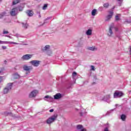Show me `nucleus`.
Wrapping results in <instances>:
<instances>
[{
    "instance_id": "obj_1",
    "label": "nucleus",
    "mask_w": 131,
    "mask_h": 131,
    "mask_svg": "<svg viewBox=\"0 0 131 131\" xmlns=\"http://www.w3.org/2000/svg\"><path fill=\"white\" fill-rule=\"evenodd\" d=\"M12 88H13V83H8L7 84V88H5L3 91L4 94H7L9 91L12 90Z\"/></svg>"
},
{
    "instance_id": "obj_2",
    "label": "nucleus",
    "mask_w": 131,
    "mask_h": 131,
    "mask_svg": "<svg viewBox=\"0 0 131 131\" xmlns=\"http://www.w3.org/2000/svg\"><path fill=\"white\" fill-rule=\"evenodd\" d=\"M32 58V55L26 54V55H24L21 57V60H22V61H28V60H30V59Z\"/></svg>"
},
{
    "instance_id": "obj_3",
    "label": "nucleus",
    "mask_w": 131,
    "mask_h": 131,
    "mask_svg": "<svg viewBox=\"0 0 131 131\" xmlns=\"http://www.w3.org/2000/svg\"><path fill=\"white\" fill-rule=\"evenodd\" d=\"M29 63L32 66H39V65H40V63H41V61L34 60L30 61Z\"/></svg>"
},
{
    "instance_id": "obj_4",
    "label": "nucleus",
    "mask_w": 131,
    "mask_h": 131,
    "mask_svg": "<svg viewBox=\"0 0 131 131\" xmlns=\"http://www.w3.org/2000/svg\"><path fill=\"white\" fill-rule=\"evenodd\" d=\"M56 118H57V116L56 115L52 116V117H51L50 118L47 119V123H48V124H50L52 123V122H54V121L56 120Z\"/></svg>"
},
{
    "instance_id": "obj_5",
    "label": "nucleus",
    "mask_w": 131,
    "mask_h": 131,
    "mask_svg": "<svg viewBox=\"0 0 131 131\" xmlns=\"http://www.w3.org/2000/svg\"><path fill=\"white\" fill-rule=\"evenodd\" d=\"M123 93L122 92L118 91L115 92L114 94V98H121L123 96Z\"/></svg>"
},
{
    "instance_id": "obj_6",
    "label": "nucleus",
    "mask_w": 131,
    "mask_h": 131,
    "mask_svg": "<svg viewBox=\"0 0 131 131\" xmlns=\"http://www.w3.org/2000/svg\"><path fill=\"white\" fill-rule=\"evenodd\" d=\"M38 91L37 90H33L31 93L29 94L30 98H34V97H36Z\"/></svg>"
},
{
    "instance_id": "obj_7",
    "label": "nucleus",
    "mask_w": 131,
    "mask_h": 131,
    "mask_svg": "<svg viewBox=\"0 0 131 131\" xmlns=\"http://www.w3.org/2000/svg\"><path fill=\"white\" fill-rule=\"evenodd\" d=\"M9 43L10 45H19V43H17L15 42H11V41H2L0 40V45H4Z\"/></svg>"
},
{
    "instance_id": "obj_8",
    "label": "nucleus",
    "mask_w": 131,
    "mask_h": 131,
    "mask_svg": "<svg viewBox=\"0 0 131 131\" xmlns=\"http://www.w3.org/2000/svg\"><path fill=\"white\" fill-rule=\"evenodd\" d=\"M18 14V8H13L12 11L10 12V14L12 16H16Z\"/></svg>"
},
{
    "instance_id": "obj_9",
    "label": "nucleus",
    "mask_w": 131,
    "mask_h": 131,
    "mask_svg": "<svg viewBox=\"0 0 131 131\" xmlns=\"http://www.w3.org/2000/svg\"><path fill=\"white\" fill-rule=\"evenodd\" d=\"M113 11H109V14L106 16L105 21H109L113 16Z\"/></svg>"
},
{
    "instance_id": "obj_10",
    "label": "nucleus",
    "mask_w": 131,
    "mask_h": 131,
    "mask_svg": "<svg viewBox=\"0 0 131 131\" xmlns=\"http://www.w3.org/2000/svg\"><path fill=\"white\" fill-rule=\"evenodd\" d=\"M102 101H104V102H106L107 103H110V95H107L105 96L102 98Z\"/></svg>"
},
{
    "instance_id": "obj_11",
    "label": "nucleus",
    "mask_w": 131,
    "mask_h": 131,
    "mask_svg": "<svg viewBox=\"0 0 131 131\" xmlns=\"http://www.w3.org/2000/svg\"><path fill=\"white\" fill-rule=\"evenodd\" d=\"M45 101H47V102H53L54 98L49 95H47L44 97Z\"/></svg>"
},
{
    "instance_id": "obj_12",
    "label": "nucleus",
    "mask_w": 131,
    "mask_h": 131,
    "mask_svg": "<svg viewBox=\"0 0 131 131\" xmlns=\"http://www.w3.org/2000/svg\"><path fill=\"white\" fill-rule=\"evenodd\" d=\"M50 48L51 47L49 45H46V46L41 48V51L43 53H46L48 52V51L50 50Z\"/></svg>"
},
{
    "instance_id": "obj_13",
    "label": "nucleus",
    "mask_w": 131,
    "mask_h": 131,
    "mask_svg": "<svg viewBox=\"0 0 131 131\" xmlns=\"http://www.w3.org/2000/svg\"><path fill=\"white\" fill-rule=\"evenodd\" d=\"M63 97V95L61 93H57L54 96V100H59Z\"/></svg>"
},
{
    "instance_id": "obj_14",
    "label": "nucleus",
    "mask_w": 131,
    "mask_h": 131,
    "mask_svg": "<svg viewBox=\"0 0 131 131\" xmlns=\"http://www.w3.org/2000/svg\"><path fill=\"white\" fill-rule=\"evenodd\" d=\"M87 49L89 50V51H92V52L98 51V48L96 47V46L89 47L87 48Z\"/></svg>"
},
{
    "instance_id": "obj_15",
    "label": "nucleus",
    "mask_w": 131,
    "mask_h": 131,
    "mask_svg": "<svg viewBox=\"0 0 131 131\" xmlns=\"http://www.w3.org/2000/svg\"><path fill=\"white\" fill-rule=\"evenodd\" d=\"M24 4H20L17 8L18 11L19 12H22L23 11V9H24Z\"/></svg>"
},
{
    "instance_id": "obj_16",
    "label": "nucleus",
    "mask_w": 131,
    "mask_h": 131,
    "mask_svg": "<svg viewBox=\"0 0 131 131\" xmlns=\"http://www.w3.org/2000/svg\"><path fill=\"white\" fill-rule=\"evenodd\" d=\"M113 28V26H111L109 28L108 33L107 34L108 36H111L113 34V31L112 29Z\"/></svg>"
},
{
    "instance_id": "obj_17",
    "label": "nucleus",
    "mask_w": 131,
    "mask_h": 131,
    "mask_svg": "<svg viewBox=\"0 0 131 131\" xmlns=\"http://www.w3.org/2000/svg\"><path fill=\"white\" fill-rule=\"evenodd\" d=\"M72 78L74 79V82L76 81V78H77V73L73 72L72 73Z\"/></svg>"
},
{
    "instance_id": "obj_18",
    "label": "nucleus",
    "mask_w": 131,
    "mask_h": 131,
    "mask_svg": "<svg viewBox=\"0 0 131 131\" xmlns=\"http://www.w3.org/2000/svg\"><path fill=\"white\" fill-rule=\"evenodd\" d=\"M27 15L29 16V17H32V16H33V12L30 10H29L27 12Z\"/></svg>"
},
{
    "instance_id": "obj_19",
    "label": "nucleus",
    "mask_w": 131,
    "mask_h": 131,
    "mask_svg": "<svg viewBox=\"0 0 131 131\" xmlns=\"http://www.w3.org/2000/svg\"><path fill=\"white\" fill-rule=\"evenodd\" d=\"M66 83H67V85H66L67 89H71V86L72 85L71 83L70 82H69V81H67Z\"/></svg>"
},
{
    "instance_id": "obj_20",
    "label": "nucleus",
    "mask_w": 131,
    "mask_h": 131,
    "mask_svg": "<svg viewBox=\"0 0 131 131\" xmlns=\"http://www.w3.org/2000/svg\"><path fill=\"white\" fill-rule=\"evenodd\" d=\"M93 33V30L92 29H88L86 31V34L88 36L92 35V33Z\"/></svg>"
},
{
    "instance_id": "obj_21",
    "label": "nucleus",
    "mask_w": 131,
    "mask_h": 131,
    "mask_svg": "<svg viewBox=\"0 0 131 131\" xmlns=\"http://www.w3.org/2000/svg\"><path fill=\"white\" fill-rule=\"evenodd\" d=\"M120 119H121L122 121H125V120L126 119V115L122 114L120 116Z\"/></svg>"
},
{
    "instance_id": "obj_22",
    "label": "nucleus",
    "mask_w": 131,
    "mask_h": 131,
    "mask_svg": "<svg viewBox=\"0 0 131 131\" xmlns=\"http://www.w3.org/2000/svg\"><path fill=\"white\" fill-rule=\"evenodd\" d=\"M97 9H93L91 12L92 15L95 16V15H97V14H98V13H97Z\"/></svg>"
},
{
    "instance_id": "obj_23",
    "label": "nucleus",
    "mask_w": 131,
    "mask_h": 131,
    "mask_svg": "<svg viewBox=\"0 0 131 131\" xmlns=\"http://www.w3.org/2000/svg\"><path fill=\"white\" fill-rule=\"evenodd\" d=\"M5 16H7V13L5 12H4L0 14V19H2L4 18V17H5Z\"/></svg>"
},
{
    "instance_id": "obj_24",
    "label": "nucleus",
    "mask_w": 131,
    "mask_h": 131,
    "mask_svg": "<svg viewBox=\"0 0 131 131\" xmlns=\"http://www.w3.org/2000/svg\"><path fill=\"white\" fill-rule=\"evenodd\" d=\"M5 115H10L11 116H12L13 117H17L16 116H15V115H13V114H12V113H9V112H5L4 113Z\"/></svg>"
},
{
    "instance_id": "obj_25",
    "label": "nucleus",
    "mask_w": 131,
    "mask_h": 131,
    "mask_svg": "<svg viewBox=\"0 0 131 131\" xmlns=\"http://www.w3.org/2000/svg\"><path fill=\"white\" fill-rule=\"evenodd\" d=\"M22 25L23 28H25V29H27V28L28 27V24L27 23L24 24V23H23Z\"/></svg>"
},
{
    "instance_id": "obj_26",
    "label": "nucleus",
    "mask_w": 131,
    "mask_h": 131,
    "mask_svg": "<svg viewBox=\"0 0 131 131\" xmlns=\"http://www.w3.org/2000/svg\"><path fill=\"white\" fill-rule=\"evenodd\" d=\"M13 76H14V78H16V79L20 78V75L17 73L14 74Z\"/></svg>"
},
{
    "instance_id": "obj_27",
    "label": "nucleus",
    "mask_w": 131,
    "mask_h": 131,
    "mask_svg": "<svg viewBox=\"0 0 131 131\" xmlns=\"http://www.w3.org/2000/svg\"><path fill=\"white\" fill-rule=\"evenodd\" d=\"M83 128V126L82 125L78 124L77 125V129H82Z\"/></svg>"
},
{
    "instance_id": "obj_28",
    "label": "nucleus",
    "mask_w": 131,
    "mask_h": 131,
    "mask_svg": "<svg viewBox=\"0 0 131 131\" xmlns=\"http://www.w3.org/2000/svg\"><path fill=\"white\" fill-rule=\"evenodd\" d=\"M24 70H25V71H29V70H30V68H29L28 66H24Z\"/></svg>"
},
{
    "instance_id": "obj_29",
    "label": "nucleus",
    "mask_w": 131,
    "mask_h": 131,
    "mask_svg": "<svg viewBox=\"0 0 131 131\" xmlns=\"http://www.w3.org/2000/svg\"><path fill=\"white\" fill-rule=\"evenodd\" d=\"M20 2V0H14V1L12 3V5L14 6V5H17L19 2Z\"/></svg>"
},
{
    "instance_id": "obj_30",
    "label": "nucleus",
    "mask_w": 131,
    "mask_h": 131,
    "mask_svg": "<svg viewBox=\"0 0 131 131\" xmlns=\"http://www.w3.org/2000/svg\"><path fill=\"white\" fill-rule=\"evenodd\" d=\"M46 55H48V56H51V55H52V51L50 50V49H49V51H48L47 52H46Z\"/></svg>"
},
{
    "instance_id": "obj_31",
    "label": "nucleus",
    "mask_w": 131,
    "mask_h": 131,
    "mask_svg": "<svg viewBox=\"0 0 131 131\" xmlns=\"http://www.w3.org/2000/svg\"><path fill=\"white\" fill-rule=\"evenodd\" d=\"M63 78H64V77H57L56 78L57 80H61V82L63 83Z\"/></svg>"
},
{
    "instance_id": "obj_32",
    "label": "nucleus",
    "mask_w": 131,
    "mask_h": 131,
    "mask_svg": "<svg viewBox=\"0 0 131 131\" xmlns=\"http://www.w3.org/2000/svg\"><path fill=\"white\" fill-rule=\"evenodd\" d=\"M103 7L105 8V9H107V8H109V3H104L103 4Z\"/></svg>"
},
{
    "instance_id": "obj_33",
    "label": "nucleus",
    "mask_w": 131,
    "mask_h": 131,
    "mask_svg": "<svg viewBox=\"0 0 131 131\" xmlns=\"http://www.w3.org/2000/svg\"><path fill=\"white\" fill-rule=\"evenodd\" d=\"M104 125L105 126H106V127L104 128V131H109V129H108V126L109 125V124L106 123Z\"/></svg>"
},
{
    "instance_id": "obj_34",
    "label": "nucleus",
    "mask_w": 131,
    "mask_h": 131,
    "mask_svg": "<svg viewBox=\"0 0 131 131\" xmlns=\"http://www.w3.org/2000/svg\"><path fill=\"white\" fill-rule=\"evenodd\" d=\"M113 111H114V110H111L108 111L106 113V115H110L111 114V113H112Z\"/></svg>"
},
{
    "instance_id": "obj_35",
    "label": "nucleus",
    "mask_w": 131,
    "mask_h": 131,
    "mask_svg": "<svg viewBox=\"0 0 131 131\" xmlns=\"http://www.w3.org/2000/svg\"><path fill=\"white\" fill-rule=\"evenodd\" d=\"M47 8H48V4H46L43 5L42 10H47Z\"/></svg>"
},
{
    "instance_id": "obj_36",
    "label": "nucleus",
    "mask_w": 131,
    "mask_h": 131,
    "mask_svg": "<svg viewBox=\"0 0 131 131\" xmlns=\"http://www.w3.org/2000/svg\"><path fill=\"white\" fill-rule=\"evenodd\" d=\"M14 36H16V37H17L18 38V37H22V36H21V35L16 33L14 35Z\"/></svg>"
},
{
    "instance_id": "obj_37",
    "label": "nucleus",
    "mask_w": 131,
    "mask_h": 131,
    "mask_svg": "<svg viewBox=\"0 0 131 131\" xmlns=\"http://www.w3.org/2000/svg\"><path fill=\"white\" fill-rule=\"evenodd\" d=\"M95 71V66H91V69H90V71Z\"/></svg>"
},
{
    "instance_id": "obj_38",
    "label": "nucleus",
    "mask_w": 131,
    "mask_h": 131,
    "mask_svg": "<svg viewBox=\"0 0 131 131\" xmlns=\"http://www.w3.org/2000/svg\"><path fill=\"white\" fill-rule=\"evenodd\" d=\"M9 34V32L8 31H4L3 32V34Z\"/></svg>"
},
{
    "instance_id": "obj_39",
    "label": "nucleus",
    "mask_w": 131,
    "mask_h": 131,
    "mask_svg": "<svg viewBox=\"0 0 131 131\" xmlns=\"http://www.w3.org/2000/svg\"><path fill=\"white\" fill-rule=\"evenodd\" d=\"M85 113H86L80 112V113H79L80 116H81V117L83 116V114H84Z\"/></svg>"
},
{
    "instance_id": "obj_40",
    "label": "nucleus",
    "mask_w": 131,
    "mask_h": 131,
    "mask_svg": "<svg viewBox=\"0 0 131 131\" xmlns=\"http://www.w3.org/2000/svg\"><path fill=\"white\" fill-rule=\"evenodd\" d=\"M115 19L116 21H118V20H119V16H118V15H116Z\"/></svg>"
},
{
    "instance_id": "obj_41",
    "label": "nucleus",
    "mask_w": 131,
    "mask_h": 131,
    "mask_svg": "<svg viewBox=\"0 0 131 131\" xmlns=\"http://www.w3.org/2000/svg\"><path fill=\"white\" fill-rule=\"evenodd\" d=\"M47 20H50V17H48L47 18H46L43 23V24H45V23H47L46 21Z\"/></svg>"
},
{
    "instance_id": "obj_42",
    "label": "nucleus",
    "mask_w": 131,
    "mask_h": 131,
    "mask_svg": "<svg viewBox=\"0 0 131 131\" xmlns=\"http://www.w3.org/2000/svg\"><path fill=\"white\" fill-rule=\"evenodd\" d=\"M2 48L3 49V50H6V49H7V47L6 46H2Z\"/></svg>"
},
{
    "instance_id": "obj_43",
    "label": "nucleus",
    "mask_w": 131,
    "mask_h": 131,
    "mask_svg": "<svg viewBox=\"0 0 131 131\" xmlns=\"http://www.w3.org/2000/svg\"><path fill=\"white\" fill-rule=\"evenodd\" d=\"M3 81V77L2 76H0V83L1 82H2Z\"/></svg>"
},
{
    "instance_id": "obj_44",
    "label": "nucleus",
    "mask_w": 131,
    "mask_h": 131,
    "mask_svg": "<svg viewBox=\"0 0 131 131\" xmlns=\"http://www.w3.org/2000/svg\"><path fill=\"white\" fill-rule=\"evenodd\" d=\"M6 37H9V38H12V37H11V36H9V35H5V36Z\"/></svg>"
},
{
    "instance_id": "obj_45",
    "label": "nucleus",
    "mask_w": 131,
    "mask_h": 131,
    "mask_svg": "<svg viewBox=\"0 0 131 131\" xmlns=\"http://www.w3.org/2000/svg\"><path fill=\"white\" fill-rule=\"evenodd\" d=\"M49 112H51V113H52V112H54V109H53V108H52V109H51L50 110H49Z\"/></svg>"
},
{
    "instance_id": "obj_46",
    "label": "nucleus",
    "mask_w": 131,
    "mask_h": 131,
    "mask_svg": "<svg viewBox=\"0 0 131 131\" xmlns=\"http://www.w3.org/2000/svg\"><path fill=\"white\" fill-rule=\"evenodd\" d=\"M38 18H41V15H40V13H39V14H38Z\"/></svg>"
},
{
    "instance_id": "obj_47",
    "label": "nucleus",
    "mask_w": 131,
    "mask_h": 131,
    "mask_svg": "<svg viewBox=\"0 0 131 131\" xmlns=\"http://www.w3.org/2000/svg\"><path fill=\"white\" fill-rule=\"evenodd\" d=\"M115 31H118V28H115Z\"/></svg>"
},
{
    "instance_id": "obj_48",
    "label": "nucleus",
    "mask_w": 131,
    "mask_h": 131,
    "mask_svg": "<svg viewBox=\"0 0 131 131\" xmlns=\"http://www.w3.org/2000/svg\"><path fill=\"white\" fill-rule=\"evenodd\" d=\"M88 76H92V73H89L88 74Z\"/></svg>"
},
{
    "instance_id": "obj_49",
    "label": "nucleus",
    "mask_w": 131,
    "mask_h": 131,
    "mask_svg": "<svg viewBox=\"0 0 131 131\" xmlns=\"http://www.w3.org/2000/svg\"><path fill=\"white\" fill-rule=\"evenodd\" d=\"M36 14H37V15H38L39 14H40V12L37 11Z\"/></svg>"
},
{
    "instance_id": "obj_50",
    "label": "nucleus",
    "mask_w": 131,
    "mask_h": 131,
    "mask_svg": "<svg viewBox=\"0 0 131 131\" xmlns=\"http://www.w3.org/2000/svg\"><path fill=\"white\" fill-rule=\"evenodd\" d=\"M4 64H7V60H5V61H4Z\"/></svg>"
},
{
    "instance_id": "obj_51",
    "label": "nucleus",
    "mask_w": 131,
    "mask_h": 131,
    "mask_svg": "<svg viewBox=\"0 0 131 131\" xmlns=\"http://www.w3.org/2000/svg\"><path fill=\"white\" fill-rule=\"evenodd\" d=\"M94 79H97V76H94Z\"/></svg>"
},
{
    "instance_id": "obj_52",
    "label": "nucleus",
    "mask_w": 131,
    "mask_h": 131,
    "mask_svg": "<svg viewBox=\"0 0 131 131\" xmlns=\"http://www.w3.org/2000/svg\"><path fill=\"white\" fill-rule=\"evenodd\" d=\"M114 9H115V7H114L113 8V10H114Z\"/></svg>"
},
{
    "instance_id": "obj_53",
    "label": "nucleus",
    "mask_w": 131,
    "mask_h": 131,
    "mask_svg": "<svg viewBox=\"0 0 131 131\" xmlns=\"http://www.w3.org/2000/svg\"><path fill=\"white\" fill-rule=\"evenodd\" d=\"M76 110L77 111H78V109H77V108H76Z\"/></svg>"
},
{
    "instance_id": "obj_54",
    "label": "nucleus",
    "mask_w": 131,
    "mask_h": 131,
    "mask_svg": "<svg viewBox=\"0 0 131 131\" xmlns=\"http://www.w3.org/2000/svg\"><path fill=\"white\" fill-rule=\"evenodd\" d=\"M99 9H103V8L102 7H100Z\"/></svg>"
},
{
    "instance_id": "obj_55",
    "label": "nucleus",
    "mask_w": 131,
    "mask_h": 131,
    "mask_svg": "<svg viewBox=\"0 0 131 131\" xmlns=\"http://www.w3.org/2000/svg\"><path fill=\"white\" fill-rule=\"evenodd\" d=\"M95 83H96V82H93V84H95Z\"/></svg>"
},
{
    "instance_id": "obj_56",
    "label": "nucleus",
    "mask_w": 131,
    "mask_h": 131,
    "mask_svg": "<svg viewBox=\"0 0 131 131\" xmlns=\"http://www.w3.org/2000/svg\"><path fill=\"white\" fill-rule=\"evenodd\" d=\"M118 1V2H120V1H121V0H117Z\"/></svg>"
},
{
    "instance_id": "obj_57",
    "label": "nucleus",
    "mask_w": 131,
    "mask_h": 131,
    "mask_svg": "<svg viewBox=\"0 0 131 131\" xmlns=\"http://www.w3.org/2000/svg\"><path fill=\"white\" fill-rule=\"evenodd\" d=\"M14 70H16V68H14Z\"/></svg>"
},
{
    "instance_id": "obj_58",
    "label": "nucleus",
    "mask_w": 131,
    "mask_h": 131,
    "mask_svg": "<svg viewBox=\"0 0 131 131\" xmlns=\"http://www.w3.org/2000/svg\"><path fill=\"white\" fill-rule=\"evenodd\" d=\"M26 74H28V73H26Z\"/></svg>"
},
{
    "instance_id": "obj_59",
    "label": "nucleus",
    "mask_w": 131,
    "mask_h": 131,
    "mask_svg": "<svg viewBox=\"0 0 131 131\" xmlns=\"http://www.w3.org/2000/svg\"><path fill=\"white\" fill-rule=\"evenodd\" d=\"M1 2H2V0H0V3H1Z\"/></svg>"
},
{
    "instance_id": "obj_60",
    "label": "nucleus",
    "mask_w": 131,
    "mask_h": 131,
    "mask_svg": "<svg viewBox=\"0 0 131 131\" xmlns=\"http://www.w3.org/2000/svg\"><path fill=\"white\" fill-rule=\"evenodd\" d=\"M0 73H1V71H0Z\"/></svg>"
}]
</instances>
